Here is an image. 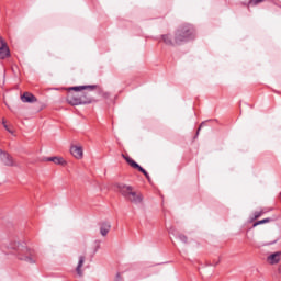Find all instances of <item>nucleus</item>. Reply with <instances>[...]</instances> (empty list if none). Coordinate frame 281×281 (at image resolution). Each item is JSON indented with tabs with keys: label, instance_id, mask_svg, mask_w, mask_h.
<instances>
[{
	"label": "nucleus",
	"instance_id": "f257e3e1",
	"mask_svg": "<svg viewBox=\"0 0 281 281\" xmlns=\"http://www.w3.org/2000/svg\"><path fill=\"white\" fill-rule=\"evenodd\" d=\"M194 38V27L190 24H186L180 26L173 36H170V34H166L161 36L162 43L165 45H181V43H188V41Z\"/></svg>",
	"mask_w": 281,
	"mask_h": 281
},
{
	"label": "nucleus",
	"instance_id": "f03ea898",
	"mask_svg": "<svg viewBox=\"0 0 281 281\" xmlns=\"http://www.w3.org/2000/svg\"><path fill=\"white\" fill-rule=\"evenodd\" d=\"M85 89L95 91V89H98V86L91 85L68 88V91H77V95H79V99H74V95H69L68 100L71 106H78L79 104H91V102H93V97L91 95V93L85 91Z\"/></svg>",
	"mask_w": 281,
	"mask_h": 281
},
{
	"label": "nucleus",
	"instance_id": "7ed1b4c3",
	"mask_svg": "<svg viewBox=\"0 0 281 281\" xmlns=\"http://www.w3.org/2000/svg\"><path fill=\"white\" fill-rule=\"evenodd\" d=\"M116 188L120 194L125 199V201H128L130 203L139 205V203L144 201V196L142 195V193L136 192L132 186L119 183L116 184Z\"/></svg>",
	"mask_w": 281,
	"mask_h": 281
},
{
	"label": "nucleus",
	"instance_id": "20e7f679",
	"mask_svg": "<svg viewBox=\"0 0 281 281\" xmlns=\"http://www.w3.org/2000/svg\"><path fill=\"white\" fill-rule=\"evenodd\" d=\"M9 249H13L16 251V256L19 260H23L29 265H34L36 262V252L30 248H24L23 250L19 249V244H11Z\"/></svg>",
	"mask_w": 281,
	"mask_h": 281
},
{
	"label": "nucleus",
	"instance_id": "39448f33",
	"mask_svg": "<svg viewBox=\"0 0 281 281\" xmlns=\"http://www.w3.org/2000/svg\"><path fill=\"white\" fill-rule=\"evenodd\" d=\"M125 161L134 169L138 170V172H142L146 179H150V175H148V171L145 170L144 168H142V166H139L137 162H135V160H133L131 157L124 156Z\"/></svg>",
	"mask_w": 281,
	"mask_h": 281
},
{
	"label": "nucleus",
	"instance_id": "423d86ee",
	"mask_svg": "<svg viewBox=\"0 0 281 281\" xmlns=\"http://www.w3.org/2000/svg\"><path fill=\"white\" fill-rule=\"evenodd\" d=\"M10 56V48H8V44L3 41V37H0V59L4 60Z\"/></svg>",
	"mask_w": 281,
	"mask_h": 281
},
{
	"label": "nucleus",
	"instance_id": "0eeeda50",
	"mask_svg": "<svg viewBox=\"0 0 281 281\" xmlns=\"http://www.w3.org/2000/svg\"><path fill=\"white\" fill-rule=\"evenodd\" d=\"M70 153L75 159H82L85 157V151L82 149V146L79 145H72L70 147Z\"/></svg>",
	"mask_w": 281,
	"mask_h": 281
},
{
	"label": "nucleus",
	"instance_id": "6e6552de",
	"mask_svg": "<svg viewBox=\"0 0 281 281\" xmlns=\"http://www.w3.org/2000/svg\"><path fill=\"white\" fill-rule=\"evenodd\" d=\"M0 159L2 164H4V166H16V162H14V158H12V156H10V154L8 153L1 151Z\"/></svg>",
	"mask_w": 281,
	"mask_h": 281
},
{
	"label": "nucleus",
	"instance_id": "1a4fd4ad",
	"mask_svg": "<svg viewBox=\"0 0 281 281\" xmlns=\"http://www.w3.org/2000/svg\"><path fill=\"white\" fill-rule=\"evenodd\" d=\"M281 260V251L273 252L267 257L268 265H278Z\"/></svg>",
	"mask_w": 281,
	"mask_h": 281
},
{
	"label": "nucleus",
	"instance_id": "9d476101",
	"mask_svg": "<svg viewBox=\"0 0 281 281\" xmlns=\"http://www.w3.org/2000/svg\"><path fill=\"white\" fill-rule=\"evenodd\" d=\"M22 102H26L29 104H32L34 102H37V99L34 97V94L30 92H24L23 95L21 97Z\"/></svg>",
	"mask_w": 281,
	"mask_h": 281
},
{
	"label": "nucleus",
	"instance_id": "9b49d317",
	"mask_svg": "<svg viewBox=\"0 0 281 281\" xmlns=\"http://www.w3.org/2000/svg\"><path fill=\"white\" fill-rule=\"evenodd\" d=\"M111 232V223L103 222L100 227V234L101 236H106Z\"/></svg>",
	"mask_w": 281,
	"mask_h": 281
},
{
	"label": "nucleus",
	"instance_id": "f8f14e48",
	"mask_svg": "<svg viewBox=\"0 0 281 281\" xmlns=\"http://www.w3.org/2000/svg\"><path fill=\"white\" fill-rule=\"evenodd\" d=\"M46 161H53V164H56V166H65V159L63 157H49L46 159Z\"/></svg>",
	"mask_w": 281,
	"mask_h": 281
},
{
	"label": "nucleus",
	"instance_id": "ddd939ff",
	"mask_svg": "<svg viewBox=\"0 0 281 281\" xmlns=\"http://www.w3.org/2000/svg\"><path fill=\"white\" fill-rule=\"evenodd\" d=\"M85 265V256L79 257V261L76 268L77 274L82 277V266Z\"/></svg>",
	"mask_w": 281,
	"mask_h": 281
},
{
	"label": "nucleus",
	"instance_id": "4468645a",
	"mask_svg": "<svg viewBox=\"0 0 281 281\" xmlns=\"http://www.w3.org/2000/svg\"><path fill=\"white\" fill-rule=\"evenodd\" d=\"M68 94H67V102L69 104V97L72 95V100H79L80 95H78V91L71 92V90H68Z\"/></svg>",
	"mask_w": 281,
	"mask_h": 281
},
{
	"label": "nucleus",
	"instance_id": "2eb2a0df",
	"mask_svg": "<svg viewBox=\"0 0 281 281\" xmlns=\"http://www.w3.org/2000/svg\"><path fill=\"white\" fill-rule=\"evenodd\" d=\"M265 0H248V2H245L244 5L249 8L250 5H258L259 3H262Z\"/></svg>",
	"mask_w": 281,
	"mask_h": 281
},
{
	"label": "nucleus",
	"instance_id": "dca6fc26",
	"mask_svg": "<svg viewBox=\"0 0 281 281\" xmlns=\"http://www.w3.org/2000/svg\"><path fill=\"white\" fill-rule=\"evenodd\" d=\"M265 223H271V218H263V220H260V221H257L252 227H258V225H265Z\"/></svg>",
	"mask_w": 281,
	"mask_h": 281
},
{
	"label": "nucleus",
	"instance_id": "f3484780",
	"mask_svg": "<svg viewBox=\"0 0 281 281\" xmlns=\"http://www.w3.org/2000/svg\"><path fill=\"white\" fill-rule=\"evenodd\" d=\"M262 214H267V211H265V210L256 211V212L254 213V221L260 218V216H262Z\"/></svg>",
	"mask_w": 281,
	"mask_h": 281
},
{
	"label": "nucleus",
	"instance_id": "a211bd4d",
	"mask_svg": "<svg viewBox=\"0 0 281 281\" xmlns=\"http://www.w3.org/2000/svg\"><path fill=\"white\" fill-rule=\"evenodd\" d=\"M179 239L181 240V243H188V237L186 235H179Z\"/></svg>",
	"mask_w": 281,
	"mask_h": 281
},
{
	"label": "nucleus",
	"instance_id": "6ab92c4d",
	"mask_svg": "<svg viewBox=\"0 0 281 281\" xmlns=\"http://www.w3.org/2000/svg\"><path fill=\"white\" fill-rule=\"evenodd\" d=\"M3 126H4V128H5L9 133H12V130H10V127H8V125H5V121H3Z\"/></svg>",
	"mask_w": 281,
	"mask_h": 281
},
{
	"label": "nucleus",
	"instance_id": "aec40b11",
	"mask_svg": "<svg viewBox=\"0 0 281 281\" xmlns=\"http://www.w3.org/2000/svg\"><path fill=\"white\" fill-rule=\"evenodd\" d=\"M115 281H122V277L120 276V273L116 274V280Z\"/></svg>",
	"mask_w": 281,
	"mask_h": 281
},
{
	"label": "nucleus",
	"instance_id": "412c9836",
	"mask_svg": "<svg viewBox=\"0 0 281 281\" xmlns=\"http://www.w3.org/2000/svg\"><path fill=\"white\" fill-rule=\"evenodd\" d=\"M202 126H203V124L200 125L198 133H196L198 135H199V131H201Z\"/></svg>",
	"mask_w": 281,
	"mask_h": 281
}]
</instances>
